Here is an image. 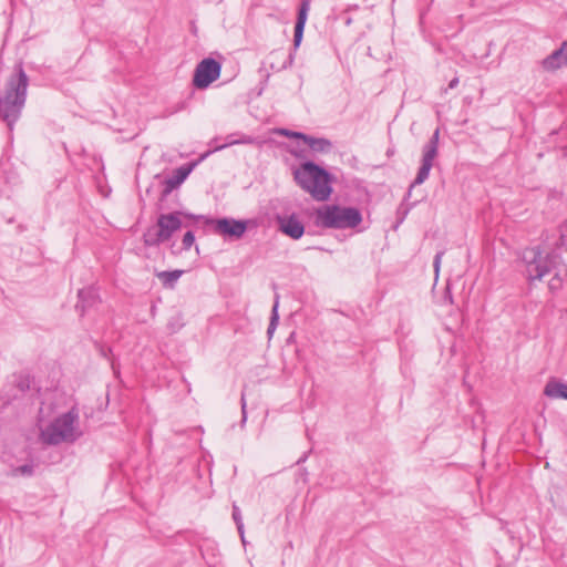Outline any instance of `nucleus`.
Listing matches in <instances>:
<instances>
[{"instance_id":"4468645a","label":"nucleus","mask_w":567,"mask_h":567,"mask_svg":"<svg viewBox=\"0 0 567 567\" xmlns=\"http://www.w3.org/2000/svg\"><path fill=\"white\" fill-rule=\"evenodd\" d=\"M295 138L303 140V142L315 152L328 153L332 144L329 140L322 137H312L303 133H292Z\"/></svg>"},{"instance_id":"5701e85b","label":"nucleus","mask_w":567,"mask_h":567,"mask_svg":"<svg viewBox=\"0 0 567 567\" xmlns=\"http://www.w3.org/2000/svg\"><path fill=\"white\" fill-rule=\"evenodd\" d=\"M560 245L567 250V219L559 227Z\"/></svg>"},{"instance_id":"a878e982","label":"nucleus","mask_w":567,"mask_h":567,"mask_svg":"<svg viewBox=\"0 0 567 567\" xmlns=\"http://www.w3.org/2000/svg\"><path fill=\"white\" fill-rule=\"evenodd\" d=\"M241 412H243V420H241V422L245 423L246 419H247V415H246V400H245V395L244 394L241 395Z\"/></svg>"},{"instance_id":"dca6fc26","label":"nucleus","mask_w":567,"mask_h":567,"mask_svg":"<svg viewBox=\"0 0 567 567\" xmlns=\"http://www.w3.org/2000/svg\"><path fill=\"white\" fill-rule=\"evenodd\" d=\"M544 393L549 398L567 400V384L560 382H548Z\"/></svg>"},{"instance_id":"412c9836","label":"nucleus","mask_w":567,"mask_h":567,"mask_svg":"<svg viewBox=\"0 0 567 567\" xmlns=\"http://www.w3.org/2000/svg\"><path fill=\"white\" fill-rule=\"evenodd\" d=\"M278 320H279V315H278V298H277L275 301V305L272 307V310H271L270 322H269L268 330H267V333L269 336H271L272 332L275 331V329L277 328Z\"/></svg>"},{"instance_id":"a211bd4d","label":"nucleus","mask_w":567,"mask_h":567,"mask_svg":"<svg viewBox=\"0 0 567 567\" xmlns=\"http://www.w3.org/2000/svg\"><path fill=\"white\" fill-rule=\"evenodd\" d=\"M183 270H173V271H161L157 272V277L162 280L164 286L173 287L174 284L182 276Z\"/></svg>"},{"instance_id":"f257e3e1","label":"nucleus","mask_w":567,"mask_h":567,"mask_svg":"<svg viewBox=\"0 0 567 567\" xmlns=\"http://www.w3.org/2000/svg\"><path fill=\"white\" fill-rule=\"evenodd\" d=\"M29 78L22 63L14 66L12 74L7 80L3 93L0 95V116L12 128L20 117L25 103Z\"/></svg>"},{"instance_id":"6e6552de","label":"nucleus","mask_w":567,"mask_h":567,"mask_svg":"<svg viewBox=\"0 0 567 567\" xmlns=\"http://www.w3.org/2000/svg\"><path fill=\"white\" fill-rule=\"evenodd\" d=\"M215 226V231L221 236L239 239L247 229V223L233 218H219L210 220Z\"/></svg>"},{"instance_id":"393cba45","label":"nucleus","mask_w":567,"mask_h":567,"mask_svg":"<svg viewBox=\"0 0 567 567\" xmlns=\"http://www.w3.org/2000/svg\"><path fill=\"white\" fill-rule=\"evenodd\" d=\"M442 257H443V251H439L434 257L433 266H434V271L436 275L439 274V270H440Z\"/></svg>"},{"instance_id":"aec40b11","label":"nucleus","mask_w":567,"mask_h":567,"mask_svg":"<svg viewBox=\"0 0 567 567\" xmlns=\"http://www.w3.org/2000/svg\"><path fill=\"white\" fill-rule=\"evenodd\" d=\"M233 519L236 523L238 533L240 534V537H241V542L245 544L244 524H243L241 513H240L239 507L236 504L233 505Z\"/></svg>"},{"instance_id":"2eb2a0df","label":"nucleus","mask_w":567,"mask_h":567,"mask_svg":"<svg viewBox=\"0 0 567 567\" xmlns=\"http://www.w3.org/2000/svg\"><path fill=\"white\" fill-rule=\"evenodd\" d=\"M567 64V59L563 51L559 49L555 50L551 54L546 56L542 61V66L545 71H556Z\"/></svg>"},{"instance_id":"b1692460","label":"nucleus","mask_w":567,"mask_h":567,"mask_svg":"<svg viewBox=\"0 0 567 567\" xmlns=\"http://www.w3.org/2000/svg\"><path fill=\"white\" fill-rule=\"evenodd\" d=\"M255 140L251 136H243L240 140L230 141L226 145H235V144H252Z\"/></svg>"},{"instance_id":"1a4fd4ad","label":"nucleus","mask_w":567,"mask_h":567,"mask_svg":"<svg viewBox=\"0 0 567 567\" xmlns=\"http://www.w3.org/2000/svg\"><path fill=\"white\" fill-rule=\"evenodd\" d=\"M278 228L286 236L292 239H299L305 234V226L297 215L277 216Z\"/></svg>"},{"instance_id":"ddd939ff","label":"nucleus","mask_w":567,"mask_h":567,"mask_svg":"<svg viewBox=\"0 0 567 567\" xmlns=\"http://www.w3.org/2000/svg\"><path fill=\"white\" fill-rule=\"evenodd\" d=\"M78 296L79 302L76 303V308L81 310V315H84L89 308H92L100 302L99 295L92 287L79 290Z\"/></svg>"},{"instance_id":"9b49d317","label":"nucleus","mask_w":567,"mask_h":567,"mask_svg":"<svg viewBox=\"0 0 567 567\" xmlns=\"http://www.w3.org/2000/svg\"><path fill=\"white\" fill-rule=\"evenodd\" d=\"M195 164H186L176 169H174L173 174L165 179V189L164 194H169L173 189L177 188L192 173Z\"/></svg>"},{"instance_id":"f8f14e48","label":"nucleus","mask_w":567,"mask_h":567,"mask_svg":"<svg viewBox=\"0 0 567 567\" xmlns=\"http://www.w3.org/2000/svg\"><path fill=\"white\" fill-rule=\"evenodd\" d=\"M309 9H310V0H302L299 11H298L297 22L295 25V35H293L295 49H297L302 41L303 30H305V25L307 22Z\"/></svg>"},{"instance_id":"f3484780","label":"nucleus","mask_w":567,"mask_h":567,"mask_svg":"<svg viewBox=\"0 0 567 567\" xmlns=\"http://www.w3.org/2000/svg\"><path fill=\"white\" fill-rule=\"evenodd\" d=\"M143 241L145 246H158L164 243L162 236H159V230L157 225L150 227L143 235Z\"/></svg>"},{"instance_id":"7ed1b4c3","label":"nucleus","mask_w":567,"mask_h":567,"mask_svg":"<svg viewBox=\"0 0 567 567\" xmlns=\"http://www.w3.org/2000/svg\"><path fill=\"white\" fill-rule=\"evenodd\" d=\"M81 435L79 411L76 408H72L66 413L58 416L41 431L42 441L49 445L73 443Z\"/></svg>"},{"instance_id":"6ab92c4d","label":"nucleus","mask_w":567,"mask_h":567,"mask_svg":"<svg viewBox=\"0 0 567 567\" xmlns=\"http://www.w3.org/2000/svg\"><path fill=\"white\" fill-rule=\"evenodd\" d=\"M33 473V460L23 465L16 466L11 470L13 476H31Z\"/></svg>"},{"instance_id":"20e7f679","label":"nucleus","mask_w":567,"mask_h":567,"mask_svg":"<svg viewBox=\"0 0 567 567\" xmlns=\"http://www.w3.org/2000/svg\"><path fill=\"white\" fill-rule=\"evenodd\" d=\"M362 214L355 207L324 205L316 210L318 227L331 229H353L362 223Z\"/></svg>"},{"instance_id":"0eeeda50","label":"nucleus","mask_w":567,"mask_h":567,"mask_svg":"<svg viewBox=\"0 0 567 567\" xmlns=\"http://www.w3.org/2000/svg\"><path fill=\"white\" fill-rule=\"evenodd\" d=\"M220 72L221 64L213 58H206L197 64L193 84L196 89H206L220 76Z\"/></svg>"},{"instance_id":"bb28decb","label":"nucleus","mask_w":567,"mask_h":567,"mask_svg":"<svg viewBox=\"0 0 567 567\" xmlns=\"http://www.w3.org/2000/svg\"><path fill=\"white\" fill-rule=\"evenodd\" d=\"M457 84H458V78H454V79H452V80L450 81V83H449V87H447V89H454V87H456V86H457Z\"/></svg>"},{"instance_id":"39448f33","label":"nucleus","mask_w":567,"mask_h":567,"mask_svg":"<svg viewBox=\"0 0 567 567\" xmlns=\"http://www.w3.org/2000/svg\"><path fill=\"white\" fill-rule=\"evenodd\" d=\"M522 261L527 279L533 281L554 271L560 262V256L555 250L544 254L538 247H532L523 251Z\"/></svg>"},{"instance_id":"423d86ee","label":"nucleus","mask_w":567,"mask_h":567,"mask_svg":"<svg viewBox=\"0 0 567 567\" xmlns=\"http://www.w3.org/2000/svg\"><path fill=\"white\" fill-rule=\"evenodd\" d=\"M439 138L440 130L436 128L430 141L423 146L422 163L411 187L421 185L427 179L430 172L433 167V162L437 156Z\"/></svg>"},{"instance_id":"f03ea898","label":"nucleus","mask_w":567,"mask_h":567,"mask_svg":"<svg viewBox=\"0 0 567 567\" xmlns=\"http://www.w3.org/2000/svg\"><path fill=\"white\" fill-rule=\"evenodd\" d=\"M297 184L318 202L327 200L331 193V175L312 162L303 163L293 173Z\"/></svg>"},{"instance_id":"c85d7f7f","label":"nucleus","mask_w":567,"mask_h":567,"mask_svg":"<svg viewBox=\"0 0 567 567\" xmlns=\"http://www.w3.org/2000/svg\"><path fill=\"white\" fill-rule=\"evenodd\" d=\"M280 133L282 135H285V136H288V137H295L293 134H292L293 132L288 131V130H281Z\"/></svg>"},{"instance_id":"4be33fe9","label":"nucleus","mask_w":567,"mask_h":567,"mask_svg":"<svg viewBox=\"0 0 567 567\" xmlns=\"http://www.w3.org/2000/svg\"><path fill=\"white\" fill-rule=\"evenodd\" d=\"M195 243V235L193 231H187L185 233V235L183 236V240H182V244H183V249L184 250H189L190 247L194 245Z\"/></svg>"},{"instance_id":"cd10ccee","label":"nucleus","mask_w":567,"mask_h":567,"mask_svg":"<svg viewBox=\"0 0 567 567\" xmlns=\"http://www.w3.org/2000/svg\"><path fill=\"white\" fill-rule=\"evenodd\" d=\"M560 50L563 51L564 55L567 59V40L561 43Z\"/></svg>"},{"instance_id":"9d476101","label":"nucleus","mask_w":567,"mask_h":567,"mask_svg":"<svg viewBox=\"0 0 567 567\" xmlns=\"http://www.w3.org/2000/svg\"><path fill=\"white\" fill-rule=\"evenodd\" d=\"M181 214L182 213L179 212H175L169 214H162L158 216L157 227L159 230V236H162L164 241L171 239L173 234L182 227V220L179 219Z\"/></svg>"}]
</instances>
